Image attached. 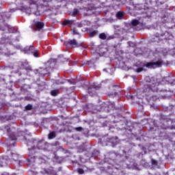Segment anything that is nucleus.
I'll return each mask as SVG.
<instances>
[{"label": "nucleus", "mask_w": 175, "mask_h": 175, "mask_svg": "<svg viewBox=\"0 0 175 175\" xmlns=\"http://www.w3.org/2000/svg\"><path fill=\"white\" fill-rule=\"evenodd\" d=\"M145 81L146 84L144 85V89L143 92V96H146L147 100H157L158 97L152 95L153 92H158L159 88L162 87V84H173V77H164L161 83H158V81L154 78H150V77H146Z\"/></svg>", "instance_id": "obj_1"}, {"label": "nucleus", "mask_w": 175, "mask_h": 175, "mask_svg": "<svg viewBox=\"0 0 175 175\" xmlns=\"http://www.w3.org/2000/svg\"><path fill=\"white\" fill-rule=\"evenodd\" d=\"M27 144H33V146H31V148H28L29 150V159L27 165H29V163L31 162H35V160H33V158H32V154H35L37 150H44V147H46V144H44V141H38L36 139H34L31 142H27Z\"/></svg>", "instance_id": "obj_2"}, {"label": "nucleus", "mask_w": 175, "mask_h": 175, "mask_svg": "<svg viewBox=\"0 0 175 175\" xmlns=\"http://www.w3.org/2000/svg\"><path fill=\"white\" fill-rule=\"evenodd\" d=\"M162 65H163V60L160 59L156 62H148L144 66L148 68V69H155L157 68H161Z\"/></svg>", "instance_id": "obj_3"}, {"label": "nucleus", "mask_w": 175, "mask_h": 175, "mask_svg": "<svg viewBox=\"0 0 175 175\" xmlns=\"http://www.w3.org/2000/svg\"><path fill=\"white\" fill-rule=\"evenodd\" d=\"M35 8H25L23 7L22 10L25 12L27 14H31L32 13L33 14H35L36 16H40V12L38 10V5H34Z\"/></svg>", "instance_id": "obj_4"}, {"label": "nucleus", "mask_w": 175, "mask_h": 175, "mask_svg": "<svg viewBox=\"0 0 175 175\" xmlns=\"http://www.w3.org/2000/svg\"><path fill=\"white\" fill-rule=\"evenodd\" d=\"M5 129L10 136V139L5 142V144H7L8 148H9V147H12V146H14V144L13 143L9 144L8 142H10V140H11V142H13L14 140H17V137H16V135H14V133H12V135L10 134V127H9V126H7L5 127Z\"/></svg>", "instance_id": "obj_5"}, {"label": "nucleus", "mask_w": 175, "mask_h": 175, "mask_svg": "<svg viewBox=\"0 0 175 175\" xmlns=\"http://www.w3.org/2000/svg\"><path fill=\"white\" fill-rule=\"evenodd\" d=\"M64 45L67 49H75L79 47V44L76 40H68L64 42Z\"/></svg>", "instance_id": "obj_6"}, {"label": "nucleus", "mask_w": 175, "mask_h": 175, "mask_svg": "<svg viewBox=\"0 0 175 175\" xmlns=\"http://www.w3.org/2000/svg\"><path fill=\"white\" fill-rule=\"evenodd\" d=\"M100 88V85H96V83H93L90 85V87L88 89V92L90 96H94L96 94V90H99Z\"/></svg>", "instance_id": "obj_7"}, {"label": "nucleus", "mask_w": 175, "mask_h": 175, "mask_svg": "<svg viewBox=\"0 0 175 175\" xmlns=\"http://www.w3.org/2000/svg\"><path fill=\"white\" fill-rule=\"evenodd\" d=\"M44 27V23L43 22L37 21L35 23V31H42Z\"/></svg>", "instance_id": "obj_8"}, {"label": "nucleus", "mask_w": 175, "mask_h": 175, "mask_svg": "<svg viewBox=\"0 0 175 175\" xmlns=\"http://www.w3.org/2000/svg\"><path fill=\"white\" fill-rule=\"evenodd\" d=\"M33 46H26L24 49H23L21 51L24 54H31L32 51H33Z\"/></svg>", "instance_id": "obj_9"}, {"label": "nucleus", "mask_w": 175, "mask_h": 175, "mask_svg": "<svg viewBox=\"0 0 175 175\" xmlns=\"http://www.w3.org/2000/svg\"><path fill=\"white\" fill-rule=\"evenodd\" d=\"M131 25H133V27H136L137 25H139L140 27H143V21L134 19L131 21Z\"/></svg>", "instance_id": "obj_10"}, {"label": "nucleus", "mask_w": 175, "mask_h": 175, "mask_svg": "<svg viewBox=\"0 0 175 175\" xmlns=\"http://www.w3.org/2000/svg\"><path fill=\"white\" fill-rule=\"evenodd\" d=\"M114 29H115V33L116 35H121L124 29L120 27V26H114Z\"/></svg>", "instance_id": "obj_11"}, {"label": "nucleus", "mask_w": 175, "mask_h": 175, "mask_svg": "<svg viewBox=\"0 0 175 175\" xmlns=\"http://www.w3.org/2000/svg\"><path fill=\"white\" fill-rule=\"evenodd\" d=\"M46 66H49V69H51V68H54L55 66V62L53 59H50L46 63Z\"/></svg>", "instance_id": "obj_12"}, {"label": "nucleus", "mask_w": 175, "mask_h": 175, "mask_svg": "<svg viewBox=\"0 0 175 175\" xmlns=\"http://www.w3.org/2000/svg\"><path fill=\"white\" fill-rule=\"evenodd\" d=\"M21 66H23V68H25V69H26V70H31V67L27 66L28 65V62L27 60H25L24 62H21Z\"/></svg>", "instance_id": "obj_13"}, {"label": "nucleus", "mask_w": 175, "mask_h": 175, "mask_svg": "<svg viewBox=\"0 0 175 175\" xmlns=\"http://www.w3.org/2000/svg\"><path fill=\"white\" fill-rule=\"evenodd\" d=\"M166 35H169V33L167 31H165L164 33L159 34V33H156L155 36L156 38H163V39H168L167 37H166Z\"/></svg>", "instance_id": "obj_14"}, {"label": "nucleus", "mask_w": 175, "mask_h": 175, "mask_svg": "<svg viewBox=\"0 0 175 175\" xmlns=\"http://www.w3.org/2000/svg\"><path fill=\"white\" fill-rule=\"evenodd\" d=\"M116 17L119 20H122L124 18V12H119L116 14Z\"/></svg>", "instance_id": "obj_15"}, {"label": "nucleus", "mask_w": 175, "mask_h": 175, "mask_svg": "<svg viewBox=\"0 0 175 175\" xmlns=\"http://www.w3.org/2000/svg\"><path fill=\"white\" fill-rule=\"evenodd\" d=\"M68 24H69L70 27H72V24H75V21H65V22L64 23L63 25H68Z\"/></svg>", "instance_id": "obj_16"}, {"label": "nucleus", "mask_w": 175, "mask_h": 175, "mask_svg": "<svg viewBox=\"0 0 175 175\" xmlns=\"http://www.w3.org/2000/svg\"><path fill=\"white\" fill-rule=\"evenodd\" d=\"M31 54H33V57H36V58H38L39 57V53H38V51L35 50L34 48L33 51H31Z\"/></svg>", "instance_id": "obj_17"}, {"label": "nucleus", "mask_w": 175, "mask_h": 175, "mask_svg": "<svg viewBox=\"0 0 175 175\" xmlns=\"http://www.w3.org/2000/svg\"><path fill=\"white\" fill-rule=\"evenodd\" d=\"M56 135L55 131L51 132L49 134V139H54V137H55Z\"/></svg>", "instance_id": "obj_18"}, {"label": "nucleus", "mask_w": 175, "mask_h": 175, "mask_svg": "<svg viewBox=\"0 0 175 175\" xmlns=\"http://www.w3.org/2000/svg\"><path fill=\"white\" fill-rule=\"evenodd\" d=\"M3 55H5V57H10L12 55V53H10V51L4 50L3 52Z\"/></svg>", "instance_id": "obj_19"}, {"label": "nucleus", "mask_w": 175, "mask_h": 175, "mask_svg": "<svg viewBox=\"0 0 175 175\" xmlns=\"http://www.w3.org/2000/svg\"><path fill=\"white\" fill-rule=\"evenodd\" d=\"M99 38L100 39H102L103 40H105V39H107V36L106 34H105V33H102L99 35Z\"/></svg>", "instance_id": "obj_20"}, {"label": "nucleus", "mask_w": 175, "mask_h": 175, "mask_svg": "<svg viewBox=\"0 0 175 175\" xmlns=\"http://www.w3.org/2000/svg\"><path fill=\"white\" fill-rule=\"evenodd\" d=\"M59 94L58 90H52L51 92V94L52 95V96H57V95Z\"/></svg>", "instance_id": "obj_21"}, {"label": "nucleus", "mask_w": 175, "mask_h": 175, "mask_svg": "<svg viewBox=\"0 0 175 175\" xmlns=\"http://www.w3.org/2000/svg\"><path fill=\"white\" fill-rule=\"evenodd\" d=\"M46 158H47L46 156H43V157H40L39 159H41L42 163H44L46 162Z\"/></svg>", "instance_id": "obj_22"}, {"label": "nucleus", "mask_w": 175, "mask_h": 175, "mask_svg": "<svg viewBox=\"0 0 175 175\" xmlns=\"http://www.w3.org/2000/svg\"><path fill=\"white\" fill-rule=\"evenodd\" d=\"M96 31H92L90 33V38H94V36H96Z\"/></svg>", "instance_id": "obj_23"}, {"label": "nucleus", "mask_w": 175, "mask_h": 175, "mask_svg": "<svg viewBox=\"0 0 175 175\" xmlns=\"http://www.w3.org/2000/svg\"><path fill=\"white\" fill-rule=\"evenodd\" d=\"M77 172H78L79 174H84V170H83L81 168H79L77 170Z\"/></svg>", "instance_id": "obj_24"}, {"label": "nucleus", "mask_w": 175, "mask_h": 175, "mask_svg": "<svg viewBox=\"0 0 175 175\" xmlns=\"http://www.w3.org/2000/svg\"><path fill=\"white\" fill-rule=\"evenodd\" d=\"M77 14H79V10H74L73 12H72V16L74 17H75V16H77Z\"/></svg>", "instance_id": "obj_25"}, {"label": "nucleus", "mask_w": 175, "mask_h": 175, "mask_svg": "<svg viewBox=\"0 0 175 175\" xmlns=\"http://www.w3.org/2000/svg\"><path fill=\"white\" fill-rule=\"evenodd\" d=\"M9 28H10V26L6 25H5V27H0V29H1V31H5L6 29H9Z\"/></svg>", "instance_id": "obj_26"}, {"label": "nucleus", "mask_w": 175, "mask_h": 175, "mask_svg": "<svg viewBox=\"0 0 175 175\" xmlns=\"http://www.w3.org/2000/svg\"><path fill=\"white\" fill-rule=\"evenodd\" d=\"M43 2H44V3L42 4L43 6H48L49 2H50V1L43 0Z\"/></svg>", "instance_id": "obj_27"}, {"label": "nucleus", "mask_w": 175, "mask_h": 175, "mask_svg": "<svg viewBox=\"0 0 175 175\" xmlns=\"http://www.w3.org/2000/svg\"><path fill=\"white\" fill-rule=\"evenodd\" d=\"M72 33H73V35L79 34V31H77V29L76 28L72 29Z\"/></svg>", "instance_id": "obj_28"}, {"label": "nucleus", "mask_w": 175, "mask_h": 175, "mask_svg": "<svg viewBox=\"0 0 175 175\" xmlns=\"http://www.w3.org/2000/svg\"><path fill=\"white\" fill-rule=\"evenodd\" d=\"M32 109V105H27L26 107H25V109L26 110H31Z\"/></svg>", "instance_id": "obj_29"}, {"label": "nucleus", "mask_w": 175, "mask_h": 175, "mask_svg": "<svg viewBox=\"0 0 175 175\" xmlns=\"http://www.w3.org/2000/svg\"><path fill=\"white\" fill-rule=\"evenodd\" d=\"M12 159L14 161H16V158H17V154H14V153H12Z\"/></svg>", "instance_id": "obj_30"}, {"label": "nucleus", "mask_w": 175, "mask_h": 175, "mask_svg": "<svg viewBox=\"0 0 175 175\" xmlns=\"http://www.w3.org/2000/svg\"><path fill=\"white\" fill-rule=\"evenodd\" d=\"M136 72H137V73H140V72H143V68H142V67L138 68L136 70Z\"/></svg>", "instance_id": "obj_31"}, {"label": "nucleus", "mask_w": 175, "mask_h": 175, "mask_svg": "<svg viewBox=\"0 0 175 175\" xmlns=\"http://www.w3.org/2000/svg\"><path fill=\"white\" fill-rule=\"evenodd\" d=\"M75 130H77L78 132H81V131H83V127H77L75 128Z\"/></svg>", "instance_id": "obj_32"}, {"label": "nucleus", "mask_w": 175, "mask_h": 175, "mask_svg": "<svg viewBox=\"0 0 175 175\" xmlns=\"http://www.w3.org/2000/svg\"><path fill=\"white\" fill-rule=\"evenodd\" d=\"M29 3H30V5H35V1H33L32 0H29Z\"/></svg>", "instance_id": "obj_33"}, {"label": "nucleus", "mask_w": 175, "mask_h": 175, "mask_svg": "<svg viewBox=\"0 0 175 175\" xmlns=\"http://www.w3.org/2000/svg\"><path fill=\"white\" fill-rule=\"evenodd\" d=\"M3 40H5V38H1V43H2V44L6 43V41H3Z\"/></svg>", "instance_id": "obj_34"}, {"label": "nucleus", "mask_w": 175, "mask_h": 175, "mask_svg": "<svg viewBox=\"0 0 175 175\" xmlns=\"http://www.w3.org/2000/svg\"><path fill=\"white\" fill-rule=\"evenodd\" d=\"M152 165H157V163H158L157 162V161H152Z\"/></svg>", "instance_id": "obj_35"}, {"label": "nucleus", "mask_w": 175, "mask_h": 175, "mask_svg": "<svg viewBox=\"0 0 175 175\" xmlns=\"http://www.w3.org/2000/svg\"><path fill=\"white\" fill-rule=\"evenodd\" d=\"M128 44H129V46H132V44H133V42L129 41V42H128Z\"/></svg>", "instance_id": "obj_36"}, {"label": "nucleus", "mask_w": 175, "mask_h": 175, "mask_svg": "<svg viewBox=\"0 0 175 175\" xmlns=\"http://www.w3.org/2000/svg\"><path fill=\"white\" fill-rule=\"evenodd\" d=\"M107 39H108V40H109V39H114V36H109V38H107Z\"/></svg>", "instance_id": "obj_37"}, {"label": "nucleus", "mask_w": 175, "mask_h": 175, "mask_svg": "<svg viewBox=\"0 0 175 175\" xmlns=\"http://www.w3.org/2000/svg\"><path fill=\"white\" fill-rule=\"evenodd\" d=\"M137 98H139V99L142 98V97L139 96V94L137 95Z\"/></svg>", "instance_id": "obj_38"}, {"label": "nucleus", "mask_w": 175, "mask_h": 175, "mask_svg": "<svg viewBox=\"0 0 175 175\" xmlns=\"http://www.w3.org/2000/svg\"><path fill=\"white\" fill-rule=\"evenodd\" d=\"M24 139H25V142H27V138H26V137H25Z\"/></svg>", "instance_id": "obj_39"}, {"label": "nucleus", "mask_w": 175, "mask_h": 175, "mask_svg": "<svg viewBox=\"0 0 175 175\" xmlns=\"http://www.w3.org/2000/svg\"><path fill=\"white\" fill-rule=\"evenodd\" d=\"M45 69H46V70H49V68H46Z\"/></svg>", "instance_id": "obj_40"}, {"label": "nucleus", "mask_w": 175, "mask_h": 175, "mask_svg": "<svg viewBox=\"0 0 175 175\" xmlns=\"http://www.w3.org/2000/svg\"><path fill=\"white\" fill-rule=\"evenodd\" d=\"M12 175H16V174H12Z\"/></svg>", "instance_id": "obj_41"}, {"label": "nucleus", "mask_w": 175, "mask_h": 175, "mask_svg": "<svg viewBox=\"0 0 175 175\" xmlns=\"http://www.w3.org/2000/svg\"><path fill=\"white\" fill-rule=\"evenodd\" d=\"M10 16H8V18H9Z\"/></svg>", "instance_id": "obj_42"}, {"label": "nucleus", "mask_w": 175, "mask_h": 175, "mask_svg": "<svg viewBox=\"0 0 175 175\" xmlns=\"http://www.w3.org/2000/svg\"><path fill=\"white\" fill-rule=\"evenodd\" d=\"M161 40H162V38H161Z\"/></svg>", "instance_id": "obj_43"}]
</instances>
